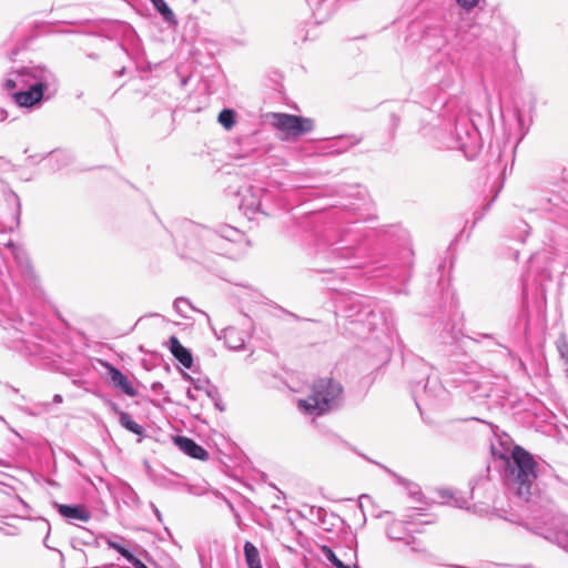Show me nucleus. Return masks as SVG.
I'll return each instance as SVG.
<instances>
[{
	"label": "nucleus",
	"mask_w": 568,
	"mask_h": 568,
	"mask_svg": "<svg viewBox=\"0 0 568 568\" xmlns=\"http://www.w3.org/2000/svg\"><path fill=\"white\" fill-rule=\"evenodd\" d=\"M244 556L248 568H262L260 552L250 541L244 545Z\"/></svg>",
	"instance_id": "9"
},
{
	"label": "nucleus",
	"mask_w": 568,
	"mask_h": 568,
	"mask_svg": "<svg viewBox=\"0 0 568 568\" xmlns=\"http://www.w3.org/2000/svg\"><path fill=\"white\" fill-rule=\"evenodd\" d=\"M111 548L116 550L122 557H124L129 562L134 559V556L124 547L119 545L118 542H110Z\"/></svg>",
	"instance_id": "13"
},
{
	"label": "nucleus",
	"mask_w": 568,
	"mask_h": 568,
	"mask_svg": "<svg viewBox=\"0 0 568 568\" xmlns=\"http://www.w3.org/2000/svg\"><path fill=\"white\" fill-rule=\"evenodd\" d=\"M511 458L517 468L516 481L518 484V495L528 498L531 484L537 477V463L532 455L520 446L514 447Z\"/></svg>",
	"instance_id": "2"
},
{
	"label": "nucleus",
	"mask_w": 568,
	"mask_h": 568,
	"mask_svg": "<svg viewBox=\"0 0 568 568\" xmlns=\"http://www.w3.org/2000/svg\"><path fill=\"white\" fill-rule=\"evenodd\" d=\"M103 365L114 387L121 389L128 396L134 397L136 395L135 388L124 374L109 363Z\"/></svg>",
	"instance_id": "5"
},
{
	"label": "nucleus",
	"mask_w": 568,
	"mask_h": 568,
	"mask_svg": "<svg viewBox=\"0 0 568 568\" xmlns=\"http://www.w3.org/2000/svg\"><path fill=\"white\" fill-rule=\"evenodd\" d=\"M320 549L334 566L341 561L328 546L322 545Z\"/></svg>",
	"instance_id": "14"
},
{
	"label": "nucleus",
	"mask_w": 568,
	"mask_h": 568,
	"mask_svg": "<svg viewBox=\"0 0 568 568\" xmlns=\"http://www.w3.org/2000/svg\"><path fill=\"white\" fill-rule=\"evenodd\" d=\"M134 568H148L140 559H138L136 557H134V559H132L130 561Z\"/></svg>",
	"instance_id": "16"
},
{
	"label": "nucleus",
	"mask_w": 568,
	"mask_h": 568,
	"mask_svg": "<svg viewBox=\"0 0 568 568\" xmlns=\"http://www.w3.org/2000/svg\"><path fill=\"white\" fill-rule=\"evenodd\" d=\"M341 393L342 387L332 378H320L312 385L310 396L298 399L297 407L305 414L323 415L332 409Z\"/></svg>",
	"instance_id": "1"
},
{
	"label": "nucleus",
	"mask_w": 568,
	"mask_h": 568,
	"mask_svg": "<svg viewBox=\"0 0 568 568\" xmlns=\"http://www.w3.org/2000/svg\"><path fill=\"white\" fill-rule=\"evenodd\" d=\"M156 10L164 17L166 20H171L173 18V11L169 8L164 0H151Z\"/></svg>",
	"instance_id": "12"
},
{
	"label": "nucleus",
	"mask_w": 568,
	"mask_h": 568,
	"mask_svg": "<svg viewBox=\"0 0 568 568\" xmlns=\"http://www.w3.org/2000/svg\"><path fill=\"white\" fill-rule=\"evenodd\" d=\"M120 422L122 426H124L128 430L136 434L142 435L143 434V427L140 426L138 423H135L129 414L123 413L120 417Z\"/></svg>",
	"instance_id": "10"
},
{
	"label": "nucleus",
	"mask_w": 568,
	"mask_h": 568,
	"mask_svg": "<svg viewBox=\"0 0 568 568\" xmlns=\"http://www.w3.org/2000/svg\"><path fill=\"white\" fill-rule=\"evenodd\" d=\"M219 122L226 129L230 130L235 124V113L233 110L224 109L219 114Z\"/></svg>",
	"instance_id": "11"
},
{
	"label": "nucleus",
	"mask_w": 568,
	"mask_h": 568,
	"mask_svg": "<svg viewBox=\"0 0 568 568\" xmlns=\"http://www.w3.org/2000/svg\"><path fill=\"white\" fill-rule=\"evenodd\" d=\"M44 89L45 85L43 83H36L31 85L27 91L14 93V102L20 106H33L42 100Z\"/></svg>",
	"instance_id": "4"
},
{
	"label": "nucleus",
	"mask_w": 568,
	"mask_h": 568,
	"mask_svg": "<svg viewBox=\"0 0 568 568\" xmlns=\"http://www.w3.org/2000/svg\"><path fill=\"white\" fill-rule=\"evenodd\" d=\"M176 446L186 455L199 460H206L209 458L207 452L193 439L178 436L174 438Z\"/></svg>",
	"instance_id": "6"
},
{
	"label": "nucleus",
	"mask_w": 568,
	"mask_h": 568,
	"mask_svg": "<svg viewBox=\"0 0 568 568\" xmlns=\"http://www.w3.org/2000/svg\"><path fill=\"white\" fill-rule=\"evenodd\" d=\"M6 87H7V89H9V90H13V89L17 87L16 81H13V80H11V79H8V80L6 81Z\"/></svg>",
	"instance_id": "17"
},
{
	"label": "nucleus",
	"mask_w": 568,
	"mask_h": 568,
	"mask_svg": "<svg viewBox=\"0 0 568 568\" xmlns=\"http://www.w3.org/2000/svg\"><path fill=\"white\" fill-rule=\"evenodd\" d=\"M480 0H456L458 6H460L465 10L474 9Z\"/></svg>",
	"instance_id": "15"
},
{
	"label": "nucleus",
	"mask_w": 568,
	"mask_h": 568,
	"mask_svg": "<svg viewBox=\"0 0 568 568\" xmlns=\"http://www.w3.org/2000/svg\"><path fill=\"white\" fill-rule=\"evenodd\" d=\"M60 515L69 519L88 521L90 519L89 511L82 506L58 505Z\"/></svg>",
	"instance_id": "8"
},
{
	"label": "nucleus",
	"mask_w": 568,
	"mask_h": 568,
	"mask_svg": "<svg viewBox=\"0 0 568 568\" xmlns=\"http://www.w3.org/2000/svg\"><path fill=\"white\" fill-rule=\"evenodd\" d=\"M335 567L336 568H358L357 566H354V567L346 566V565L343 564V561H339L338 564H336Z\"/></svg>",
	"instance_id": "18"
},
{
	"label": "nucleus",
	"mask_w": 568,
	"mask_h": 568,
	"mask_svg": "<svg viewBox=\"0 0 568 568\" xmlns=\"http://www.w3.org/2000/svg\"><path fill=\"white\" fill-rule=\"evenodd\" d=\"M169 349L172 355L185 367L191 368L193 365V357L191 352L185 348L176 336H171L169 339Z\"/></svg>",
	"instance_id": "7"
},
{
	"label": "nucleus",
	"mask_w": 568,
	"mask_h": 568,
	"mask_svg": "<svg viewBox=\"0 0 568 568\" xmlns=\"http://www.w3.org/2000/svg\"><path fill=\"white\" fill-rule=\"evenodd\" d=\"M272 124L287 136H300L314 128L312 119L287 113H272Z\"/></svg>",
	"instance_id": "3"
}]
</instances>
